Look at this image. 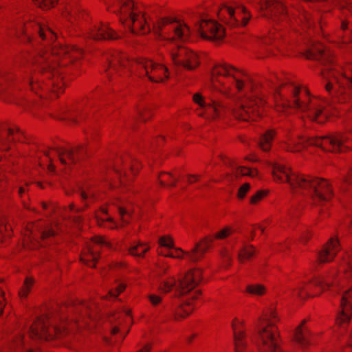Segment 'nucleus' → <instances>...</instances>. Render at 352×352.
<instances>
[{"instance_id": "f8f14e48", "label": "nucleus", "mask_w": 352, "mask_h": 352, "mask_svg": "<svg viewBox=\"0 0 352 352\" xmlns=\"http://www.w3.org/2000/svg\"><path fill=\"white\" fill-rule=\"evenodd\" d=\"M158 31L162 36H167L171 41L179 40L186 41L188 39L190 30L189 27L173 18H164L157 25Z\"/></svg>"}, {"instance_id": "f3484780", "label": "nucleus", "mask_w": 352, "mask_h": 352, "mask_svg": "<svg viewBox=\"0 0 352 352\" xmlns=\"http://www.w3.org/2000/svg\"><path fill=\"white\" fill-rule=\"evenodd\" d=\"M212 242V239L205 237L202 241L203 245L201 243H197L190 252H184L181 249L177 248L173 250L168 251V252L164 254V256L180 258L183 257L184 254H185L191 261H197L200 259L203 254L206 252Z\"/></svg>"}, {"instance_id": "7c9ffc66", "label": "nucleus", "mask_w": 352, "mask_h": 352, "mask_svg": "<svg viewBox=\"0 0 352 352\" xmlns=\"http://www.w3.org/2000/svg\"><path fill=\"white\" fill-rule=\"evenodd\" d=\"M68 311L72 314H80L83 315L84 312L86 314H89V306L87 303L85 302H78V304L70 306L67 308Z\"/></svg>"}, {"instance_id": "e2e57ef3", "label": "nucleus", "mask_w": 352, "mask_h": 352, "mask_svg": "<svg viewBox=\"0 0 352 352\" xmlns=\"http://www.w3.org/2000/svg\"><path fill=\"white\" fill-rule=\"evenodd\" d=\"M30 85L31 86V89H32L33 91H34V89H35V87H34V85L33 79L30 80Z\"/></svg>"}, {"instance_id": "f704fd0d", "label": "nucleus", "mask_w": 352, "mask_h": 352, "mask_svg": "<svg viewBox=\"0 0 352 352\" xmlns=\"http://www.w3.org/2000/svg\"><path fill=\"white\" fill-rule=\"evenodd\" d=\"M247 292L255 295H263L265 292V287L261 285H252L247 287Z\"/></svg>"}, {"instance_id": "3c124183", "label": "nucleus", "mask_w": 352, "mask_h": 352, "mask_svg": "<svg viewBox=\"0 0 352 352\" xmlns=\"http://www.w3.org/2000/svg\"><path fill=\"white\" fill-rule=\"evenodd\" d=\"M352 178V169H351L346 176L342 179V182L345 184H348L350 182L351 179Z\"/></svg>"}, {"instance_id": "1a4fd4ad", "label": "nucleus", "mask_w": 352, "mask_h": 352, "mask_svg": "<svg viewBox=\"0 0 352 352\" xmlns=\"http://www.w3.org/2000/svg\"><path fill=\"white\" fill-rule=\"evenodd\" d=\"M212 83L214 89H218L217 83L225 88L234 86L238 91L244 89L252 91L253 85L248 77L242 72L226 64L215 65L212 73Z\"/></svg>"}, {"instance_id": "5701e85b", "label": "nucleus", "mask_w": 352, "mask_h": 352, "mask_svg": "<svg viewBox=\"0 0 352 352\" xmlns=\"http://www.w3.org/2000/svg\"><path fill=\"white\" fill-rule=\"evenodd\" d=\"M50 322V317L46 316L45 318H39L31 327L30 336L32 338H39L47 340V323Z\"/></svg>"}, {"instance_id": "72a5a7b5", "label": "nucleus", "mask_w": 352, "mask_h": 352, "mask_svg": "<svg viewBox=\"0 0 352 352\" xmlns=\"http://www.w3.org/2000/svg\"><path fill=\"white\" fill-rule=\"evenodd\" d=\"M33 280L31 278H26L23 288L19 292V295L22 298L27 296L28 292L30 291L33 284Z\"/></svg>"}, {"instance_id": "e433bc0d", "label": "nucleus", "mask_w": 352, "mask_h": 352, "mask_svg": "<svg viewBox=\"0 0 352 352\" xmlns=\"http://www.w3.org/2000/svg\"><path fill=\"white\" fill-rule=\"evenodd\" d=\"M120 161L124 164L125 167L129 168L132 173H134L135 170H138L139 168L138 162H133L131 159H120Z\"/></svg>"}, {"instance_id": "cd10ccee", "label": "nucleus", "mask_w": 352, "mask_h": 352, "mask_svg": "<svg viewBox=\"0 0 352 352\" xmlns=\"http://www.w3.org/2000/svg\"><path fill=\"white\" fill-rule=\"evenodd\" d=\"M16 133L13 129L8 128L6 129L3 126H0V146L4 147L5 149L8 148L7 143L10 141V137H12V140H16V135H21V131L19 129H16Z\"/></svg>"}, {"instance_id": "f03ea898", "label": "nucleus", "mask_w": 352, "mask_h": 352, "mask_svg": "<svg viewBox=\"0 0 352 352\" xmlns=\"http://www.w3.org/2000/svg\"><path fill=\"white\" fill-rule=\"evenodd\" d=\"M273 175L276 180L289 183L293 193L309 197L315 204L327 203L333 195L327 180L292 173L283 165L275 164Z\"/></svg>"}, {"instance_id": "37998d69", "label": "nucleus", "mask_w": 352, "mask_h": 352, "mask_svg": "<svg viewBox=\"0 0 352 352\" xmlns=\"http://www.w3.org/2000/svg\"><path fill=\"white\" fill-rule=\"evenodd\" d=\"M265 192L263 190L258 191L254 195H253L250 199V203L254 204L257 203L259 200L264 197Z\"/></svg>"}, {"instance_id": "2eb2a0df", "label": "nucleus", "mask_w": 352, "mask_h": 352, "mask_svg": "<svg viewBox=\"0 0 352 352\" xmlns=\"http://www.w3.org/2000/svg\"><path fill=\"white\" fill-rule=\"evenodd\" d=\"M265 104L264 100L255 93L254 98L247 100L233 111L236 118L243 121L255 120L261 115L260 108Z\"/></svg>"}, {"instance_id": "680f3d73", "label": "nucleus", "mask_w": 352, "mask_h": 352, "mask_svg": "<svg viewBox=\"0 0 352 352\" xmlns=\"http://www.w3.org/2000/svg\"><path fill=\"white\" fill-rule=\"evenodd\" d=\"M188 177H189L188 182H189L190 183L193 182V181H192V180L190 179V178H191V177L195 178V180H197V177H198L197 175H188Z\"/></svg>"}, {"instance_id": "7ed1b4c3", "label": "nucleus", "mask_w": 352, "mask_h": 352, "mask_svg": "<svg viewBox=\"0 0 352 352\" xmlns=\"http://www.w3.org/2000/svg\"><path fill=\"white\" fill-rule=\"evenodd\" d=\"M306 57L318 60L324 65L321 74L326 80V91L332 96L339 98L340 102H346L352 95V65L344 72L337 70L332 64L331 54L322 46L314 47Z\"/></svg>"}, {"instance_id": "79ce46f5", "label": "nucleus", "mask_w": 352, "mask_h": 352, "mask_svg": "<svg viewBox=\"0 0 352 352\" xmlns=\"http://www.w3.org/2000/svg\"><path fill=\"white\" fill-rule=\"evenodd\" d=\"M250 186L248 183H245L243 185H242L238 190L239 198L243 199L245 197V195H246V193L248 192V190H250Z\"/></svg>"}, {"instance_id": "dca6fc26", "label": "nucleus", "mask_w": 352, "mask_h": 352, "mask_svg": "<svg viewBox=\"0 0 352 352\" xmlns=\"http://www.w3.org/2000/svg\"><path fill=\"white\" fill-rule=\"evenodd\" d=\"M200 36L206 40L219 41L225 35L223 28L215 21L199 18L195 23Z\"/></svg>"}, {"instance_id": "a211bd4d", "label": "nucleus", "mask_w": 352, "mask_h": 352, "mask_svg": "<svg viewBox=\"0 0 352 352\" xmlns=\"http://www.w3.org/2000/svg\"><path fill=\"white\" fill-rule=\"evenodd\" d=\"M32 30L43 41L50 40L53 41L56 38V35L52 30L47 26H43L39 23H29L26 25L20 24L19 27L16 28V33L18 35L25 34L27 39L30 40L29 32Z\"/></svg>"}, {"instance_id": "2f4dec72", "label": "nucleus", "mask_w": 352, "mask_h": 352, "mask_svg": "<svg viewBox=\"0 0 352 352\" xmlns=\"http://www.w3.org/2000/svg\"><path fill=\"white\" fill-rule=\"evenodd\" d=\"M225 163L227 164V162H225ZM228 163H229L230 166L232 167L236 176L249 175L250 177H254L256 174L255 170H250L245 167L237 166L234 164L230 160H228Z\"/></svg>"}, {"instance_id": "a878e982", "label": "nucleus", "mask_w": 352, "mask_h": 352, "mask_svg": "<svg viewBox=\"0 0 352 352\" xmlns=\"http://www.w3.org/2000/svg\"><path fill=\"white\" fill-rule=\"evenodd\" d=\"M261 9L264 12L263 16L268 17L277 13L286 12L285 7L280 2L276 0H260Z\"/></svg>"}, {"instance_id": "0e129e2a", "label": "nucleus", "mask_w": 352, "mask_h": 352, "mask_svg": "<svg viewBox=\"0 0 352 352\" xmlns=\"http://www.w3.org/2000/svg\"><path fill=\"white\" fill-rule=\"evenodd\" d=\"M24 191H25V189H24L23 188H21H21H19L18 189V193H19V195H22V193H23V192H24Z\"/></svg>"}, {"instance_id": "49530a36", "label": "nucleus", "mask_w": 352, "mask_h": 352, "mask_svg": "<svg viewBox=\"0 0 352 352\" xmlns=\"http://www.w3.org/2000/svg\"><path fill=\"white\" fill-rule=\"evenodd\" d=\"M9 229H11L10 226L7 225L6 219L4 217H0V234H1L5 230L6 232H8Z\"/></svg>"}, {"instance_id": "774afa93", "label": "nucleus", "mask_w": 352, "mask_h": 352, "mask_svg": "<svg viewBox=\"0 0 352 352\" xmlns=\"http://www.w3.org/2000/svg\"><path fill=\"white\" fill-rule=\"evenodd\" d=\"M160 184L162 186H165V181L164 180H160Z\"/></svg>"}, {"instance_id": "9d476101", "label": "nucleus", "mask_w": 352, "mask_h": 352, "mask_svg": "<svg viewBox=\"0 0 352 352\" xmlns=\"http://www.w3.org/2000/svg\"><path fill=\"white\" fill-rule=\"evenodd\" d=\"M116 6L113 10L120 16V21L133 32L142 31L146 33L150 31L147 20L144 14L134 6L130 0H116Z\"/></svg>"}, {"instance_id": "ddd939ff", "label": "nucleus", "mask_w": 352, "mask_h": 352, "mask_svg": "<svg viewBox=\"0 0 352 352\" xmlns=\"http://www.w3.org/2000/svg\"><path fill=\"white\" fill-rule=\"evenodd\" d=\"M169 50L172 61L176 67L188 70H193L198 67V57L193 52L178 45L170 47Z\"/></svg>"}, {"instance_id": "0eeeda50", "label": "nucleus", "mask_w": 352, "mask_h": 352, "mask_svg": "<svg viewBox=\"0 0 352 352\" xmlns=\"http://www.w3.org/2000/svg\"><path fill=\"white\" fill-rule=\"evenodd\" d=\"M336 274V272H332L327 277L316 278L311 283L322 289L331 288L332 293L336 295L341 308L336 323L344 330L352 316V287L345 289L341 283L334 282Z\"/></svg>"}, {"instance_id": "4d7b16f0", "label": "nucleus", "mask_w": 352, "mask_h": 352, "mask_svg": "<svg viewBox=\"0 0 352 352\" xmlns=\"http://www.w3.org/2000/svg\"><path fill=\"white\" fill-rule=\"evenodd\" d=\"M150 351L149 346H145L143 349H140L138 352H148Z\"/></svg>"}, {"instance_id": "338daca9", "label": "nucleus", "mask_w": 352, "mask_h": 352, "mask_svg": "<svg viewBox=\"0 0 352 352\" xmlns=\"http://www.w3.org/2000/svg\"><path fill=\"white\" fill-rule=\"evenodd\" d=\"M69 14H70V15H71V16H72V17H73V16H74V17H76V11H74V12H70V13H69Z\"/></svg>"}, {"instance_id": "603ef678", "label": "nucleus", "mask_w": 352, "mask_h": 352, "mask_svg": "<svg viewBox=\"0 0 352 352\" xmlns=\"http://www.w3.org/2000/svg\"><path fill=\"white\" fill-rule=\"evenodd\" d=\"M90 195L89 192H87L85 190L81 189L80 190V196L83 200H85L88 198V197Z\"/></svg>"}, {"instance_id": "aec40b11", "label": "nucleus", "mask_w": 352, "mask_h": 352, "mask_svg": "<svg viewBox=\"0 0 352 352\" xmlns=\"http://www.w3.org/2000/svg\"><path fill=\"white\" fill-rule=\"evenodd\" d=\"M193 101L204 109L205 113L212 118L220 117L226 110V106L217 101L212 100V103L206 104L202 96L197 93L193 96Z\"/></svg>"}, {"instance_id": "ea45409f", "label": "nucleus", "mask_w": 352, "mask_h": 352, "mask_svg": "<svg viewBox=\"0 0 352 352\" xmlns=\"http://www.w3.org/2000/svg\"><path fill=\"white\" fill-rule=\"evenodd\" d=\"M160 243L161 246L167 248H173V240L166 236H163L160 239Z\"/></svg>"}, {"instance_id": "58836bf2", "label": "nucleus", "mask_w": 352, "mask_h": 352, "mask_svg": "<svg viewBox=\"0 0 352 352\" xmlns=\"http://www.w3.org/2000/svg\"><path fill=\"white\" fill-rule=\"evenodd\" d=\"M125 288V285L123 284V283H119L116 289H115V291H113V290H111L109 292V295L110 296V298H116L118 295L122 292Z\"/></svg>"}, {"instance_id": "c9c22d12", "label": "nucleus", "mask_w": 352, "mask_h": 352, "mask_svg": "<svg viewBox=\"0 0 352 352\" xmlns=\"http://www.w3.org/2000/svg\"><path fill=\"white\" fill-rule=\"evenodd\" d=\"M35 5L43 8L48 9L57 1V0H33Z\"/></svg>"}, {"instance_id": "412c9836", "label": "nucleus", "mask_w": 352, "mask_h": 352, "mask_svg": "<svg viewBox=\"0 0 352 352\" xmlns=\"http://www.w3.org/2000/svg\"><path fill=\"white\" fill-rule=\"evenodd\" d=\"M60 162L63 164H76L82 155L81 146L76 148L58 147L55 148Z\"/></svg>"}, {"instance_id": "09e8293b", "label": "nucleus", "mask_w": 352, "mask_h": 352, "mask_svg": "<svg viewBox=\"0 0 352 352\" xmlns=\"http://www.w3.org/2000/svg\"><path fill=\"white\" fill-rule=\"evenodd\" d=\"M119 213L123 222L127 223L128 220L125 218V216L129 215V212L123 208H119Z\"/></svg>"}, {"instance_id": "9b49d317", "label": "nucleus", "mask_w": 352, "mask_h": 352, "mask_svg": "<svg viewBox=\"0 0 352 352\" xmlns=\"http://www.w3.org/2000/svg\"><path fill=\"white\" fill-rule=\"evenodd\" d=\"M287 89L289 92L292 99H284L281 104L283 109L287 107H294L300 112L305 113L311 120H316L318 122L324 121L325 116L323 115V111L316 100H309L307 98V100H301L298 98V94L300 92V88L294 84L289 85ZM305 95L308 98L306 92Z\"/></svg>"}, {"instance_id": "39448f33", "label": "nucleus", "mask_w": 352, "mask_h": 352, "mask_svg": "<svg viewBox=\"0 0 352 352\" xmlns=\"http://www.w3.org/2000/svg\"><path fill=\"white\" fill-rule=\"evenodd\" d=\"M82 54L81 50L74 47L62 46L60 43L54 45L50 51H44L41 52L40 55L35 60V64L41 72L47 75L50 79V87L53 91L56 92L60 89L63 83L61 82L62 78L59 76V72L55 71V66L52 65V62L55 58H59L62 55L65 58L61 63V66L67 65L74 59L79 58Z\"/></svg>"}, {"instance_id": "69168bd1", "label": "nucleus", "mask_w": 352, "mask_h": 352, "mask_svg": "<svg viewBox=\"0 0 352 352\" xmlns=\"http://www.w3.org/2000/svg\"><path fill=\"white\" fill-rule=\"evenodd\" d=\"M347 23L346 21H342V27L343 29H346L347 28Z\"/></svg>"}, {"instance_id": "bb28decb", "label": "nucleus", "mask_w": 352, "mask_h": 352, "mask_svg": "<svg viewBox=\"0 0 352 352\" xmlns=\"http://www.w3.org/2000/svg\"><path fill=\"white\" fill-rule=\"evenodd\" d=\"M306 321L303 320L295 331L294 340L295 342L302 349H305L311 344L310 337L311 332L309 329L305 326Z\"/></svg>"}, {"instance_id": "6ab92c4d", "label": "nucleus", "mask_w": 352, "mask_h": 352, "mask_svg": "<svg viewBox=\"0 0 352 352\" xmlns=\"http://www.w3.org/2000/svg\"><path fill=\"white\" fill-rule=\"evenodd\" d=\"M102 246L109 247V243L102 237L95 236L87 243L86 252L81 257V261L85 264L94 267L98 258V248Z\"/></svg>"}, {"instance_id": "8fccbe9b", "label": "nucleus", "mask_w": 352, "mask_h": 352, "mask_svg": "<svg viewBox=\"0 0 352 352\" xmlns=\"http://www.w3.org/2000/svg\"><path fill=\"white\" fill-rule=\"evenodd\" d=\"M274 91H275V99L277 101L278 100V97L280 99V100H283V95L281 92V91L280 90V87L278 86H276L274 85Z\"/></svg>"}, {"instance_id": "c756f323", "label": "nucleus", "mask_w": 352, "mask_h": 352, "mask_svg": "<svg viewBox=\"0 0 352 352\" xmlns=\"http://www.w3.org/2000/svg\"><path fill=\"white\" fill-rule=\"evenodd\" d=\"M148 247L145 244L138 242L130 246L129 251L130 254L134 256L142 257L144 254L148 250Z\"/></svg>"}, {"instance_id": "b1692460", "label": "nucleus", "mask_w": 352, "mask_h": 352, "mask_svg": "<svg viewBox=\"0 0 352 352\" xmlns=\"http://www.w3.org/2000/svg\"><path fill=\"white\" fill-rule=\"evenodd\" d=\"M90 38L94 40L116 39L117 35L105 24L95 25L89 32Z\"/></svg>"}, {"instance_id": "a19ab883", "label": "nucleus", "mask_w": 352, "mask_h": 352, "mask_svg": "<svg viewBox=\"0 0 352 352\" xmlns=\"http://www.w3.org/2000/svg\"><path fill=\"white\" fill-rule=\"evenodd\" d=\"M232 232V230L230 228H226L217 232L215 234V238L218 239H223L229 236Z\"/></svg>"}, {"instance_id": "6e6552de", "label": "nucleus", "mask_w": 352, "mask_h": 352, "mask_svg": "<svg viewBox=\"0 0 352 352\" xmlns=\"http://www.w3.org/2000/svg\"><path fill=\"white\" fill-rule=\"evenodd\" d=\"M275 322L276 314L272 309L259 318L255 328L258 337L256 344L260 352H284L279 346Z\"/></svg>"}, {"instance_id": "423d86ee", "label": "nucleus", "mask_w": 352, "mask_h": 352, "mask_svg": "<svg viewBox=\"0 0 352 352\" xmlns=\"http://www.w3.org/2000/svg\"><path fill=\"white\" fill-rule=\"evenodd\" d=\"M308 145L321 147L334 153H343L352 148V129L348 133H336L331 136L316 138H290L285 142L288 151L297 152Z\"/></svg>"}, {"instance_id": "864d4df0", "label": "nucleus", "mask_w": 352, "mask_h": 352, "mask_svg": "<svg viewBox=\"0 0 352 352\" xmlns=\"http://www.w3.org/2000/svg\"><path fill=\"white\" fill-rule=\"evenodd\" d=\"M10 79V77H8L6 76V73H1L0 74V85L2 83L3 81H7Z\"/></svg>"}, {"instance_id": "473e14b6", "label": "nucleus", "mask_w": 352, "mask_h": 352, "mask_svg": "<svg viewBox=\"0 0 352 352\" xmlns=\"http://www.w3.org/2000/svg\"><path fill=\"white\" fill-rule=\"evenodd\" d=\"M255 253L252 245L245 247L238 254L239 260L243 262L245 259L250 258Z\"/></svg>"}, {"instance_id": "5fc2aeb1", "label": "nucleus", "mask_w": 352, "mask_h": 352, "mask_svg": "<svg viewBox=\"0 0 352 352\" xmlns=\"http://www.w3.org/2000/svg\"><path fill=\"white\" fill-rule=\"evenodd\" d=\"M138 115L143 121H145L146 120V118L144 114V109H139L138 110Z\"/></svg>"}, {"instance_id": "c03bdc74", "label": "nucleus", "mask_w": 352, "mask_h": 352, "mask_svg": "<svg viewBox=\"0 0 352 352\" xmlns=\"http://www.w3.org/2000/svg\"><path fill=\"white\" fill-rule=\"evenodd\" d=\"M305 289V286H298L294 290V294L298 296L301 298H305V297L308 296V293L306 292L304 294L303 290Z\"/></svg>"}, {"instance_id": "052dcab7", "label": "nucleus", "mask_w": 352, "mask_h": 352, "mask_svg": "<svg viewBox=\"0 0 352 352\" xmlns=\"http://www.w3.org/2000/svg\"><path fill=\"white\" fill-rule=\"evenodd\" d=\"M54 331L56 332V333H61V329L60 328H58L57 327H54Z\"/></svg>"}, {"instance_id": "393cba45", "label": "nucleus", "mask_w": 352, "mask_h": 352, "mask_svg": "<svg viewBox=\"0 0 352 352\" xmlns=\"http://www.w3.org/2000/svg\"><path fill=\"white\" fill-rule=\"evenodd\" d=\"M234 330V345L235 352H251L248 345V336L245 331L232 324Z\"/></svg>"}, {"instance_id": "6e6d98bb", "label": "nucleus", "mask_w": 352, "mask_h": 352, "mask_svg": "<svg viewBox=\"0 0 352 352\" xmlns=\"http://www.w3.org/2000/svg\"><path fill=\"white\" fill-rule=\"evenodd\" d=\"M17 347H21L23 346V340L22 338H19V340L16 341V343Z\"/></svg>"}, {"instance_id": "13d9d810", "label": "nucleus", "mask_w": 352, "mask_h": 352, "mask_svg": "<svg viewBox=\"0 0 352 352\" xmlns=\"http://www.w3.org/2000/svg\"><path fill=\"white\" fill-rule=\"evenodd\" d=\"M119 331V329L118 327L115 326L111 329V333L113 334H116Z\"/></svg>"}, {"instance_id": "4be33fe9", "label": "nucleus", "mask_w": 352, "mask_h": 352, "mask_svg": "<svg viewBox=\"0 0 352 352\" xmlns=\"http://www.w3.org/2000/svg\"><path fill=\"white\" fill-rule=\"evenodd\" d=\"M339 250L340 245L338 239L331 238L318 253V262L324 263L331 261Z\"/></svg>"}, {"instance_id": "de8ad7c7", "label": "nucleus", "mask_w": 352, "mask_h": 352, "mask_svg": "<svg viewBox=\"0 0 352 352\" xmlns=\"http://www.w3.org/2000/svg\"><path fill=\"white\" fill-rule=\"evenodd\" d=\"M56 232L53 229L47 228L41 232V236L43 239L55 235Z\"/></svg>"}, {"instance_id": "f257e3e1", "label": "nucleus", "mask_w": 352, "mask_h": 352, "mask_svg": "<svg viewBox=\"0 0 352 352\" xmlns=\"http://www.w3.org/2000/svg\"><path fill=\"white\" fill-rule=\"evenodd\" d=\"M201 280V273L198 269L188 272L184 278L177 280L175 277L171 276L166 280H162L160 283V289L164 293H168L173 288H175V296H181L185 294H190V297L185 301V304L179 303L174 305L171 302H164L163 298L155 294H151L148 299L152 306V316L155 318L165 320L168 318L175 320L183 318L188 316L192 309H187L190 307V299H194L200 294L199 289H195Z\"/></svg>"}, {"instance_id": "4468645a", "label": "nucleus", "mask_w": 352, "mask_h": 352, "mask_svg": "<svg viewBox=\"0 0 352 352\" xmlns=\"http://www.w3.org/2000/svg\"><path fill=\"white\" fill-rule=\"evenodd\" d=\"M218 16L220 20L224 21L230 27L244 26L251 17L250 14L244 7H238L233 9L227 6L219 10Z\"/></svg>"}, {"instance_id": "20e7f679", "label": "nucleus", "mask_w": 352, "mask_h": 352, "mask_svg": "<svg viewBox=\"0 0 352 352\" xmlns=\"http://www.w3.org/2000/svg\"><path fill=\"white\" fill-rule=\"evenodd\" d=\"M106 59L107 66L104 67V72L109 78L113 72L118 73L120 68L133 72L135 67L140 77L147 76L154 82H162L164 78H168V69L165 66L150 60H130L126 55L119 52L108 54Z\"/></svg>"}, {"instance_id": "4c0bfd02", "label": "nucleus", "mask_w": 352, "mask_h": 352, "mask_svg": "<svg viewBox=\"0 0 352 352\" xmlns=\"http://www.w3.org/2000/svg\"><path fill=\"white\" fill-rule=\"evenodd\" d=\"M340 267L343 269L344 273L347 272L348 270H352V259L349 256L346 258H344Z\"/></svg>"}, {"instance_id": "a18cd8bd", "label": "nucleus", "mask_w": 352, "mask_h": 352, "mask_svg": "<svg viewBox=\"0 0 352 352\" xmlns=\"http://www.w3.org/2000/svg\"><path fill=\"white\" fill-rule=\"evenodd\" d=\"M346 338L348 342V346L345 349L344 352H351V347L352 346V329L346 331Z\"/></svg>"}, {"instance_id": "c85d7f7f", "label": "nucleus", "mask_w": 352, "mask_h": 352, "mask_svg": "<svg viewBox=\"0 0 352 352\" xmlns=\"http://www.w3.org/2000/svg\"><path fill=\"white\" fill-rule=\"evenodd\" d=\"M275 132L272 129L267 130L261 135L258 144L260 148L264 151H268L271 148V142L274 139Z\"/></svg>"}, {"instance_id": "bf43d9fd", "label": "nucleus", "mask_w": 352, "mask_h": 352, "mask_svg": "<svg viewBox=\"0 0 352 352\" xmlns=\"http://www.w3.org/2000/svg\"><path fill=\"white\" fill-rule=\"evenodd\" d=\"M70 209L72 210H75L76 212H78V211H80L81 210L80 208H76V207H75V206L74 204H71L70 205Z\"/></svg>"}]
</instances>
